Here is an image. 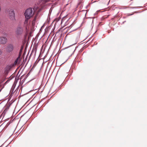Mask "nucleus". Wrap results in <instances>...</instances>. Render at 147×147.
<instances>
[{"instance_id":"f257e3e1","label":"nucleus","mask_w":147,"mask_h":147,"mask_svg":"<svg viewBox=\"0 0 147 147\" xmlns=\"http://www.w3.org/2000/svg\"><path fill=\"white\" fill-rule=\"evenodd\" d=\"M34 13L31 8L27 9L24 13L25 18L26 19H30L33 15Z\"/></svg>"},{"instance_id":"f03ea898","label":"nucleus","mask_w":147,"mask_h":147,"mask_svg":"<svg viewBox=\"0 0 147 147\" xmlns=\"http://www.w3.org/2000/svg\"><path fill=\"white\" fill-rule=\"evenodd\" d=\"M24 32L23 27L19 26L17 27L15 30V33L18 36L22 35Z\"/></svg>"},{"instance_id":"7ed1b4c3","label":"nucleus","mask_w":147,"mask_h":147,"mask_svg":"<svg viewBox=\"0 0 147 147\" xmlns=\"http://www.w3.org/2000/svg\"><path fill=\"white\" fill-rule=\"evenodd\" d=\"M9 15L11 20H13L15 19V13L13 9H11L9 11Z\"/></svg>"},{"instance_id":"20e7f679","label":"nucleus","mask_w":147,"mask_h":147,"mask_svg":"<svg viewBox=\"0 0 147 147\" xmlns=\"http://www.w3.org/2000/svg\"><path fill=\"white\" fill-rule=\"evenodd\" d=\"M7 39L5 37H0V43L2 44H5L7 41Z\"/></svg>"},{"instance_id":"39448f33","label":"nucleus","mask_w":147,"mask_h":147,"mask_svg":"<svg viewBox=\"0 0 147 147\" xmlns=\"http://www.w3.org/2000/svg\"><path fill=\"white\" fill-rule=\"evenodd\" d=\"M28 45V41L27 40H24L22 46H27Z\"/></svg>"},{"instance_id":"423d86ee","label":"nucleus","mask_w":147,"mask_h":147,"mask_svg":"<svg viewBox=\"0 0 147 147\" xmlns=\"http://www.w3.org/2000/svg\"><path fill=\"white\" fill-rule=\"evenodd\" d=\"M32 47V52L36 53L37 49V47H30V49H31Z\"/></svg>"},{"instance_id":"0eeeda50","label":"nucleus","mask_w":147,"mask_h":147,"mask_svg":"<svg viewBox=\"0 0 147 147\" xmlns=\"http://www.w3.org/2000/svg\"><path fill=\"white\" fill-rule=\"evenodd\" d=\"M26 32L24 36V40H27V39H26V38H27V35L28 33L27 32V27L26 28Z\"/></svg>"},{"instance_id":"6e6552de","label":"nucleus","mask_w":147,"mask_h":147,"mask_svg":"<svg viewBox=\"0 0 147 147\" xmlns=\"http://www.w3.org/2000/svg\"><path fill=\"white\" fill-rule=\"evenodd\" d=\"M23 49V47H21V48L20 50V51L19 53V56L20 57L22 54V50Z\"/></svg>"},{"instance_id":"1a4fd4ad","label":"nucleus","mask_w":147,"mask_h":147,"mask_svg":"<svg viewBox=\"0 0 147 147\" xmlns=\"http://www.w3.org/2000/svg\"><path fill=\"white\" fill-rule=\"evenodd\" d=\"M19 56L18 57L17 59L15 61L14 64L16 65V64L18 63V61L20 59Z\"/></svg>"},{"instance_id":"9d476101","label":"nucleus","mask_w":147,"mask_h":147,"mask_svg":"<svg viewBox=\"0 0 147 147\" xmlns=\"http://www.w3.org/2000/svg\"><path fill=\"white\" fill-rule=\"evenodd\" d=\"M25 20L24 22V24L25 25L27 24L28 23V19H26V18H25Z\"/></svg>"},{"instance_id":"9b49d317","label":"nucleus","mask_w":147,"mask_h":147,"mask_svg":"<svg viewBox=\"0 0 147 147\" xmlns=\"http://www.w3.org/2000/svg\"><path fill=\"white\" fill-rule=\"evenodd\" d=\"M81 13L83 14H85V16H86L87 11L86 10H83L81 11Z\"/></svg>"},{"instance_id":"f8f14e48","label":"nucleus","mask_w":147,"mask_h":147,"mask_svg":"<svg viewBox=\"0 0 147 147\" xmlns=\"http://www.w3.org/2000/svg\"><path fill=\"white\" fill-rule=\"evenodd\" d=\"M79 45H81V46H86L87 45H86V43H85L84 42V43H82Z\"/></svg>"},{"instance_id":"ddd939ff","label":"nucleus","mask_w":147,"mask_h":147,"mask_svg":"<svg viewBox=\"0 0 147 147\" xmlns=\"http://www.w3.org/2000/svg\"><path fill=\"white\" fill-rule=\"evenodd\" d=\"M12 47H8V49H11V50L10 51H11L12 50Z\"/></svg>"},{"instance_id":"4468645a","label":"nucleus","mask_w":147,"mask_h":147,"mask_svg":"<svg viewBox=\"0 0 147 147\" xmlns=\"http://www.w3.org/2000/svg\"><path fill=\"white\" fill-rule=\"evenodd\" d=\"M1 53H2L1 51V50H0V55H1Z\"/></svg>"},{"instance_id":"2eb2a0df","label":"nucleus","mask_w":147,"mask_h":147,"mask_svg":"<svg viewBox=\"0 0 147 147\" xmlns=\"http://www.w3.org/2000/svg\"><path fill=\"white\" fill-rule=\"evenodd\" d=\"M78 47H76L75 48V50H76L78 48Z\"/></svg>"},{"instance_id":"dca6fc26","label":"nucleus","mask_w":147,"mask_h":147,"mask_svg":"<svg viewBox=\"0 0 147 147\" xmlns=\"http://www.w3.org/2000/svg\"><path fill=\"white\" fill-rule=\"evenodd\" d=\"M75 44H73V45H70V46H72V45H74Z\"/></svg>"},{"instance_id":"f3484780","label":"nucleus","mask_w":147,"mask_h":147,"mask_svg":"<svg viewBox=\"0 0 147 147\" xmlns=\"http://www.w3.org/2000/svg\"><path fill=\"white\" fill-rule=\"evenodd\" d=\"M68 48V47H66V48H65V49H67V48Z\"/></svg>"},{"instance_id":"a211bd4d","label":"nucleus","mask_w":147,"mask_h":147,"mask_svg":"<svg viewBox=\"0 0 147 147\" xmlns=\"http://www.w3.org/2000/svg\"><path fill=\"white\" fill-rule=\"evenodd\" d=\"M82 50H82V49H81V50H80V51H81H81H82Z\"/></svg>"}]
</instances>
